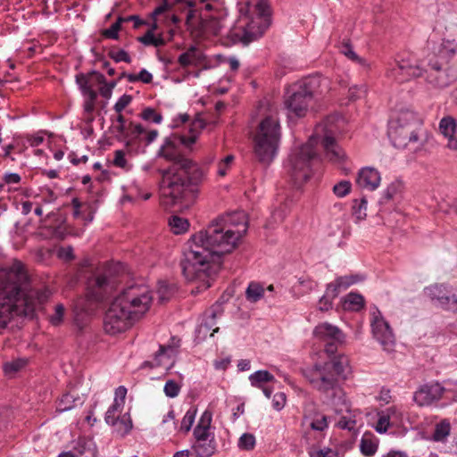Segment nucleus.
Returning <instances> with one entry per match:
<instances>
[{
	"label": "nucleus",
	"mask_w": 457,
	"mask_h": 457,
	"mask_svg": "<svg viewBox=\"0 0 457 457\" xmlns=\"http://www.w3.org/2000/svg\"><path fill=\"white\" fill-rule=\"evenodd\" d=\"M402 185L398 181L392 182L384 191L381 198L378 201L380 205L386 204L401 191Z\"/></svg>",
	"instance_id": "e433bc0d"
},
{
	"label": "nucleus",
	"mask_w": 457,
	"mask_h": 457,
	"mask_svg": "<svg viewBox=\"0 0 457 457\" xmlns=\"http://www.w3.org/2000/svg\"><path fill=\"white\" fill-rule=\"evenodd\" d=\"M87 75H89V83H91V79L95 78L96 82L102 85V87L99 89V92L103 97L109 99L112 96V89L116 85L115 82H111L107 84L105 77L96 71H93L87 73Z\"/></svg>",
	"instance_id": "7c9ffc66"
},
{
	"label": "nucleus",
	"mask_w": 457,
	"mask_h": 457,
	"mask_svg": "<svg viewBox=\"0 0 457 457\" xmlns=\"http://www.w3.org/2000/svg\"><path fill=\"white\" fill-rule=\"evenodd\" d=\"M27 364L25 359H15L4 363L3 369L6 375L12 376Z\"/></svg>",
	"instance_id": "a19ab883"
},
{
	"label": "nucleus",
	"mask_w": 457,
	"mask_h": 457,
	"mask_svg": "<svg viewBox=\"0 0 457 457\" xmlns=\"http://www.w3.org/2000/svg\"><path fill=\"white\" fill-rule=\"evenodd\" d=\"M362 280L360 275L341 276L335 279L334 282L328 284L327 294L332 297H337L342 290L347 289L352 285Z\"/></svg>",
	"instance_id": "4be33fe9"
},
{
	"label": "nucleus",
	"mask_w": 457,
	"mask_h": 457,
	"mask_svg": "<svg viewBox=\"0 0 457 457\" xmlns=\"http://www.w3.org/2000/svg\"><path fill=\"white\" fill-rule=\"evenodd\" d=\"M120 30V28L119 27L118 23H113L111 25L110 28L105 29L102 31V36L105 38L118 39Z\"/></svg>",
	"instance_id": "0e129e2a"
},
{
	"label": "nucleus",
	"mask_w": 457,
	"mask_h": 457,
	"mask_svg": "<svg viewBox=\"0 0 457 457\" xmlns=\"http://www.w3.org/2000/svg\"><path fill=\"white\" fill-rule=\"evenodd\" d=\"M64 306L62 304H57L55 306L54 313L50 317V322L54 326H59L63 319Z\"/></svg>",
	"instance_id": "bf43d9fd"
},
{
	"label": "nucleus",
	"mask_w": 457,
	"mask_h": 457,
	"mask_svg": "<svg viewBox=\"0 0 457 457\" xmlns=\"http://www.w3.org/2000/svg\"><path fill=\"white\" fill-rule=\"evenodd\" d=\"M364 306V298L359 294H348L343 302V307L346 311L358 312Z\"/></svg>",
	"instance_id": "473e14b6"
},
{
	"label": "nucleus",
	"mask_w": 457,
	"mask_h": 457,
	"mask_svg": "<svg viewBox=\"0 0 457 457\" xmlns=\"http://www.w3.org/2000/svg\"><path fill=\"white\" fill-rule=\"evenodd\" d=\"M265 289L258 282L251 281L245 290V298L248 302L255 303L264 296Z\"/></svg>",
	"instance_id": "2f4dec72"
},
{
	"label": "nucleus",
	"mask_w": 457,
	"mask_h": 457,
	"mask_svg": "<svg viewBox=\"0 0 457 457\" xmlns=\"http://www.w3.org/2000/svg\"><path fill=\"white\" fill-rule=\"evenodd\" d=\"M320 139L326 157L333 162H340L345 153L337 145L331 132L319 126L314 135L310 137L307 143L295 148L290 154L286 165L287 173L293 185L301 187L312 175L313 166L320 162V156L315 149V145Z\"/></svg>",
	"instance_id": "20e7f679"
},
{
	"label": "nucleus",
	"mask_w": 457,
	"mask_h": 457,
	"mask_svg": "<svg viewBox=\"0 0 457 457\" xmlns=\"http://www.w3.org/2000/svg\"><path fill=\"white\" fill-rule=\"evenodd\" d=\"M234 161V155L228 154L225 158L221 159L218 163L217 173L223 177L227 174V170Z\"/></svg>",
	"instance_id": "13d9d810"
},
{
	"label": "nucleus",
	"mask_w": 457,
	"mask_h": 457,
	"mask_svg": "<svg viewBox=\"0 0 457 457\" xmlns=\"http://www.w3.org/2000/svg\"><path fill=\"white\" fill-rule=\"evenodd\" d=\"M46 292L29 288L28 274L23 264L14 261L12 265L0 269V333L6 328L18 306L33 308L43 303Z\"/></svg>",
	"instance_id": "7ed1b4c3"
},
{
	"label": "nucleus",
	"mask_w": 457,
	"mask_h": 457,
	"mask_svg": "<svg viewBox=\"0 0 457 457\" xmlns=\"http://www.w3.org/2000/svg\"><path fill=\"white\" fill-rule=\"evenodd\" d=\"M72 451L76 457H97V447L94 440L79 436L73 442Z\"/></svg>",
	"instance_id": "5701e85b"
},
{
	"label": "nucleus",
	"mask_w": 457,
	"mask_h": 457,
	"mask_svg": "<svg viewBox=\"0 0 457 457\" xmlns=\"http://www.w3.org/2000/svg\"><path fill=\"white\" fill-rule=\"evenodd\" d=\"M309 455L310 457H342L338 451L331 448L311 450Z\"/></svg>",
	"instance_id": "603ef678"
},
{
	"label": "nucleus",
	"mask_w": 457,
	"mask_h": 457,
	"mask_svg": "<svg viewBox=\"0 0 457 457\" xmlns=\"http://www.w3.org/2000/svg\"><path fill=\"white\" fill-rule=\"evenodd\" d=\"M270 24V22L267 19L253 18L242 28L231 30L229 37L233 41L247 46L261 37Z\"/></svg>",
	"instance_id": "ddd939ff"
},
{
	"label": "nucleus",
	"mask_w": 457,
	"mask_h": 457,
	"mask_svg": "<svg viewBox=\"0 0 457 457\" xmlns=\"http://www.w3.org/2000/svg\"><path fill=\"white\" fill-rule=\"evenodd\" d=\"M343 405L345 406V411L347 412V414L341 415L337 425L341 429H347V430L351 431V430L354 429V427L356 424L355 416L353 414H352L349 405L345 401L343 402ZM336 411H337V413L343 414L344 410L343 409H340V410L336 409Z\"/></svg>",
	"instance_id": "c756f323"
},
{
	"label": "nucleus",
	"mask_w": 457,
	"mask_h": 457,
	"mask_svg": "<svg viewBox=\"0 0 457 457\" xmlns=\"http://www.w3.org/2000/svg\"><path fill=\"white\" fill-rule=\"evenodd\" d=\"M314 336L322 341H344L343 332L336 326L324 322L315 327Z\"/></svg>",
	"instance_id": "b1692460"
},
{
	"label": "nucleus",
	"mask_w": 457,
	"mask_h": 457,
	"mask_svg": "<svg viewBox=\"0 0 457 457\" xmlns=\"http://www.w3.org/2000/svg\"><path fill=\"white\" fill-rule=\"evenodd\" d=\"M153 293L144 284L126 287L111 303L104 319L106 333L115 335L126 330L150 309Z\"/></svg>",
	"instance_id": "39448f33"
},
{
	"label": "nucleus",
	"mask_w": 457,
	"mask_h": 457,
	"mask_svg": "<svg viewBox=\"0 0 457 457\" xmlns=\"http://www.w3.org/2000/svg\"><path fill=\"white\" fill-rule=\"evenodd\" d=\"M174 293V288L164 281L158 283L157 294L159 301L163 303L168 301Z\"/></svg>",
	"instance_id": "a18cd8bd"
},
{
	"label": "nucleus",
	"mask_w": 457,
	"mask_h": 457,
	"mask_svg": "<svg viewBox=\"0 0 457 457\" xmlns=\"http://www.w3.org/2000/svg\"><path fill=\"white\" fill-rule=\"evenodd\" d=\"M169 225L175 234H181L187 230L189 223L187 220L174 215L170 219Z\"/></svg>",
	"instance_id": "37998d69"
},
{
	"label": "nucleus",
	"mask_w": 457,
	"mask_h": 457,
	"mask_svg": "<svg viewBox=\"0 0 457 457\" xmlns=\"http://www.w3.org/2000/svg\"><path fill=\"white\" fill-rule=\"evenodd\" d=\"M212 412L205 410L193 430L192 457H212L217 451L214 432L212 431Z\"/></svg>",
	"instance_id": "1a4fd4ad"
},
{
	"label": "nucleus",
	"mask_w": 457,
	"mask_h": 457,
	"mask_svg": "<svg viewBox=\"0 0 457 457\" xmlns=\"http://www.w3.org/2000/svg\"><path fill=\"white\" fill-rule=\"evenodd\" d=\"M389 416L381 415L379 416L377 424L375 426V429L378 433L383 434L386 433L389 427Z\"/></svg>",
	"instance_id": "69168bd1"
},
{
	"label": "nucleus",
	"mask_w": 457,
	"mask_h": 457,
	"mask_svg": "<svg viewBox=\"0 0 457 457\" xmlns=\"http://www.w3.org/2000/svg\"><path fill=\"white\" fill-rule=\"evenodd\" d=\"M140 117L146 121H151L155 124H160L162 120V116L161 113L157 112L152 107L145 108L140 113Z\"/></svg>",
	"instance_id": "49530a36"
},
{
	"label": "nucleus",
	"mask_w": 457,
	"mask_h": 457,
	"mask_svg": "<svg viewBox=\"0 0 457 457\" xmlns=\"http://www.w3.org/2000/svg\"><path fill=\"white\" fill-rule=\"evenodd\" d=\"M381 176L379 171L373 167H364L358 172L356 182L361 188L374 191L380 184Z\"/></svg>",
	"instance_id": "aec40b11"
},
{
	"label": "nucleus",
	"mask_w": 457,
	"mask_h": 457,
	"mask_svg": "<svg viewBox=\"0 0 457 457\" xmlns=\"http://www.w3.org/2000/svg\"><path fill=\"white\" fill-rule=\"evenodd\" d=\"M457 79V71L452 67H445L440 71L429 72L427 76L428 83L434 87L444 88Z\"/></svg>",
	"instance_id": "412c9836"
},
{
	"label": "nucleus",
	"mask_w": 457,
	"mask_h": 457,
	"mask_svg": "<svg viewBox=\"0 0 457 457\" xmlns=\"http://www.w3.org/2000/svg\"><path fill=\"white\" fill-rule=\"evenodd\" d=\"M452 291L451 287L444 284H435L425 288V293L436 305L457 312V295L452 294Z\"/></svg>",
	"instance_id": "4468645a"
},
{
	"label": "nucleus",
	"mask_w": 457,
	"mask_h": 457,
	"mask_svg": "<svg viewBox=\"0 0 457 457\" xmlns=\"http://www.w3.org/2000/svg\"><path fill=\"white\" fill-rule=\"evenodd\" d=\"M399 121L400 119L396 122H392L388 129V135L395 144L406 145L410 142H417L419 139L417 133L409 126L401 125Z\"/></svg>",
	"instance_id": "6ab92c4d"
},
{
	"label": "nucleus",
	"mask_w": 457,
	"mask_h": 457,
	"mask_svg": "<svg viewBox=\"0 0 457 457\" xmlns=\"http://www.w3.org/2000/svg\"><path fill=\"white\" fill-rule=\"evenodd\" d=\"M255 9L258 14L256 18H263L270 21V5L267 0H257Z\"/></svg>",
	"instance_id": "5fc2aeb1"
},
{
	"label": "nucleus",
	"mask_w": 457,
	"mask_h": 457,
	"mask_svg": "<svg viewBox=\"0 0 457 457\" xmlns=\"http://www.w3.org/2000/svg\"><path fill=\"white\" fill-rule=\"evenodd\" d=\"M281 138L277 115L265 117L259 124L253 137V154L261 163L269 165L276 157Z\"/></svg>",
	"instance_id": "0eeeda50"
},
{
	"label": "nucleus",
	"mask_w": 457,
	"mask_h": 457,
	"mask_svg": "<svg viewBox=\"0 0 457 457\" xmlns=\"http://www.w3.org/2000/svg\"><path fill=\"white\" fill-rule=\"evenodd\" d=\"M163 391L166 396L174 398L179 395L180 392V386L173 379L166 381Z\"/></svg>",
	"instance_id": "09e8293b"
},
{
	"label": "nucleus",
	"mask_w": 457,
	"mask_h": 457,
	"mask_svg": "<svg viewBox=\"0 0 457 457\" xmlns=\"http://www.w3.org/2000/svg\"><path fill=\"white\" fill-rule=\"evenodd\" d=\"M158 155L172 162L169 169L162 170V205L167 210L189 206L197 197L198 186L205 178L204 170L183 156L171 137L165 138Z\"/></svg>",
	"instance_id": "f03ea898"
},
{
	"label": "nucleus",
	"mask_w": 457,
	"mask_h": 457,
	"mask_svg": "<svg viewBox=\"0 0 457 457\" xmlns=\"http://www.w3.org/2000/svg\"><path fill=\"white\" fill-rule=\"evenodd\" d=\"M173 138L180 143L181 145H185L187 148H190L191 145H193L196 141V136L191 135V136H174Z\"/></svg>",
	"instance_id": "774afa93"
},
{
	"label": "nucleus",
	"mask_w": 457,
	"mask_h": 457,
	"mask_svg": "<svg viewBox=\"0 0 457 457\" xmlns=\"http://www.w3.org/2000/svg\"><path fill=\"white\" fill-rule=\"evenodd\" d=\"M451 432V424L447 420H443L435 427L432 438L436 442H445Z\"/></svg>",
	"instance_id": "72a5a7b5"
},
{
	"label": "nucleus",
	"mask_w": 457,
	"mask_h": 457,
	"mask_svg": "<svg viewBox=\"0 0 457 457\" xmlns=\"http://www.w3.org/2000/svg\"><path fill=\"white\" fill-rule=\"evenodd\" d=\"M132 101V96L129 95H122L113 106L116 112L120 113Z\"/></svg>",
	"instance_id": "680f3d73"
},
{
	"label": "nucleus",
	"mask_w": 457,
	"mask_h": 457,
	"mask_svg": "<svg viewBox=\"0 0 457 457\" xmlns=\"http://www.w3.org/2000/svg\"><path fill=\"white\" fill-rule=\"evenodd\" d=\"M113 165L119 168H121L125 170H129L130 169L128 162L125 158V154L122 150H117L114 153Z\"/></svg>",
	"instance_id": "4d7b16f0"
},
{
	"label": "nucleus",
	"mask_w": 457,
	"mask_h": 457,
	"mask_svg": "<svg viewBox=\"0 0 457 457\" xmlns=\"http://www.w3.org/2000/svg\"><path fill=\"white\" fill-rule=\"evenodd\" d=\"M344 54L347 56L349 59H351L353 62H358L359 64L362 66H366V61L361 57H359L356 53L352 49L351 46L345 45L344 46V49L342 50Z\"/></svg>",
	"instance_id": "052dcab7"
},
{
	"label": "nucleus",
	"mask_w": 457,
	"mask_h": 457,
	"mask_svg": "<svg viewBox=\"0 0 457 457\" xmlns=\"http://www.w3.org/2000/svg\"><path fill=\"white\" fill-rule=\"evenodd\" d=\"M223 312L224 310L222 304L219 302H216L208 310H206L203 315L201 323L195 330L196 337L201 340H204L211 330L212 332L210 333V337H212L214 333H217L219 331V328H214V326L216 325L217 319L221 317Z\"/></svg>",
	"instance_id": "dca6fc26"
},
{
	"label": "nucleus",
	"mask_w": 457,
	"mask_h": 457,
	"mask_svg": "<svg viewBox=\"0 0 457 457\" xmlns=\"http://www.w3.org/2000/svg\"><path fill=\"white\" fill-rule=\"evenodd\" d=\"M108 55L110 58H112L115 62H124L127 63L131 62V58L128 52L125 50L120 49V50H114L112 49L109 51Z\"/></svg>",
	"instance_id": "8fccbe9b"
},
{
	"label": "nucleus",
	"mask_w": 457,
	"mask_h": 457,
	"mask_svg": "<svg viewBox=\"0 0 457 457\" xmlns=\"http://www.w3.org/2000/svg\"><path fill=\"white\" fill-rule=\"evenodd\" d=\"M205 61V56L202 50L195 46H190L186 52L182 53L178 62L182 67L199 66Z\"/></svg>",
	"instance_id": "a878e982"
},
{
	"label": "nucleus",
	"mask_w": 457,
	"mask_h": 457,
	"mask_svg": "<svg viewBox=\"0 0 457 457\" xmlns=\"http://www.w3.org/2000/svg\"><path fill=\"white\" fill-rule=\"evenodd\" d=\"M76 82L85 97L83 104L84 112L91 114L95 111L97 93L93 89L91 83H89V75L84 73L78 74L76 76Z\"/></svg>",
	"instance_id": "a211bd4d"
},
{
	"label": "nucleus",
	"mask_w": 457,
	"mask_h": 457,
	"mask_svg": "<svg viewBox=\"0 0 457 457\" xmlns=\"http://www.w3.org/2000/svg\"><path fill=\"white\" fill-rule=\"evenodd\" d=\"M368 202L365 198L354 200L353 205V214L358 221L365 220L367 216Z\"/></svg>",
	"instance_id": "79ce46f5"
},
{
	"label": "nucleus",
	"mask_w": 457,
	"mask_h": 457,
	"mask_svg": "<svg viewBox=\"0 0 457 457\" xmlns=\"http://www.w3.org/2000/svg\"><path fill=\"white\" fill-rule=\"evenodd\" d=\"M247 228V215L244 211L212 220L206 228L192 237L189 249L184 253L180 266L185 278L200 281L198 287H210L212 276L220 267L221 257L238 246Z\"/></svg>",
	"instance_id": "f257e3e1"
},
{
	"label": "nucleus",
	"mask_w": 457,
	"mask_h": 457,
	"mask_svg": "<svg viewBox=\"0 0 457 457\" xmlns=\"http://www.w3.org/2000/svg\"><path fill=\"white\" fill-rule=\"evenodd\" d=\"M386 75L402 83L411 78H419L423 75V70L419 65H414L408 59L395 60L387 69Z\"/></svg>",
	"instance_id": "2eb2a0df"
},
{
	"label": "nucleus",
	"mask_w": 457,
	"mask_h": 457,
	"mask_svg": "<svg viewBox=\"0 0 457 457\" xmlns=\"http://www.w3.org/2000/svg\"><path fill=\"white\" fill-rule=\"evenodd\" d=\"M351 183L348 180H342L333 187L334 194L338 197H344L351 191Z\"/></svg>",
	"instance_id": "3c124183"
},
{
	"label": "nucleus",
	"mask_w": 457,
	"mask_h": 457,
	"mask_svg": "<svg viewBox=\"0 0 457 457\" xmlns=\"http://www.w3.org/2000/svg\"><path fill=\"white\" fill-rule=\"evenodd\" d=\"M428 66L429 68V72L440 71L441 69L445 68L442 57L436 54L428 56Z\"/></svg>",
	"instance_id": "6e6d98bb"
},
{
	"label": "nucleus",
	"mask_w": 457,
	"mask_h": 457,
	"mask_svg": "<svg viewBox=\"0 0 457 457\" xmlns=\"http://www.w3.org/2000/svg\"><path fill=\"white\" fill-rule=\"evenodd\" d=\"M251 385L254 387H262L265 382L275 381V377L268 370H257L249 376Z\"/></svg>",
	"instance_id": "f704fd0d"
},
{
	"label": "nucleus",
	"mask_w": 457,
	"mask_h": 457,
	"mask_svg": "<svg viewBox=\"0 0 457 457\" xmlns=\"http://www.w3.org/2000/svg\"><path fill=\"white\" fill-rule=\"evenodd\" d=\"M84 400L75 391L64 394L59 401L57 410L61 412L68 411L79 405H82Z\"/></svg>",
	"instance_id": "cd10ccee"
},
{
	"label": "nucleus",
	"mask_w": 457,
	"mask_h": 457,
	"mask_svg": "<svg viewBox=\"0 0 457 457\" xmlns=\"http://www.w3.org/2000/svg\"><path fill=\"white\" fill-rule=\"evenodd\" d=\"M286 395L282 392L274 395L272 399V406L276 411H280L286 404Z\"/></svg>",
	"instance_id": "338daca9"
},
{
	"label": "nucleus",
	"mask_w": 457,
	"mask_h": 457,
	"mask_svg": "<svg viewBox=\"0 0 457 457\" xmlns=\"http://www.w3.org/2000/svg\"><path fill=\"white\" fill-rule=\"evenodd\" d=\"M137 41L145 46H154L159 47L165 44L163 37L162 36L155 37L152 30H147L145 35L138 37Z\"/></svg>",
	"instance_id": "4c0bfd02"
},
{
	"label": "nucleus",
	"mask_w": 457,
	"mask_h": 457,
	"mask_svg": "<svg viewBox=\"0 0 457 457\" xmlns=\"http://www.w3.org/2000/svg\"><path fill=\"white\" fill-rule=\"evenodd\" d=\"M318 87L319 81L315 78H307L290 85L284 94V105L288 115L298 118L305 116Z\"/></svg>",
	"instance_id": "6e6552de"
},
{
	"label": "nucleus",
	"mask_w": 457,
	"mask_h": 457,
	"mask_svg": "<svg viewBox=\"0 0 457 457\" xmlns=\"http://www.w3.org/2000/svg\"><path fill=\"white\" fill-rule=\"evenodd\" d=\"M457 124L453 117H444L439 122L440 132L448 138V147L450 149H457V138L454 137Z\"/></svg>",
	"instance_id": "bb28decb"
},
{
	"label": "nucleus",
	"mask_w": 457,
	"mask_h": 457,
	"mask_svg": "<svg viewBox=\"0 0 457 457\" xmlns=\"http://www.w3.org/2000/svg\"><path fill=\"white\" fill-rule=\"evenodd\" d=\"M115 131L120 140L126 143L127 146H130L134 142L143 141L145 145L153 143L158 137L157 129L146 130L141 124L129 122L126 124H118L114 126Z\"/></svg>",
	"instance_id": "f8f14e48"
},
{
	"label": "nucleus",
	"mask_w": 457,
	"mask_h": 457,
	"mask_svg": "<svg viewBox=\"0 0 457 457\" xmlns=\"http://www.w3.org/2000/svg\"><path fill=\"white\" fill-rule=\"evenodd\" d=\"M123 405L121 401H119L117 396L114 398V401L112 404L108 408L107 411L105 412L104 420L108 425L114 426L119 417L117 413L121 411Z\"/></svg>",
	"instance_id": "c9c22d12"
},
{
	"label": "nucleus",
	"mask_w": 457,
	"mask_h": 457,
	"mask_svg": "<svg viewBox=\"0 0 457 457\" xmlns=\"http://www.w3.org/2000/svg\"><path fill=\"white\" fill-rule=\"evenodd\" d=\"M367 93V88L364 85L354 86L349 88V98L351 100H356L364 96Z\"/></svg>",
	"instance_id": "e2e57ef3"
},
{
	"label": "nucleus",
	"mask_w": 457,
	"mask_h": 457,
	"mask_svg": "<svg viewBox=\"0 0 457 457\" xmlns=\"http://www.w3.org/2000/svg\"><path fill=\"white\" fill-rule=\"evenodd\" d=\"M177 349L171 345H160L159 351L154 354L152 367L163 366L170 369L174 363Z\"/></svg>",
	"instance_id": "393cba45"
},
{
	"label": "nucleus",
	"mask_w": 457,
	"mask_h": 457,
	"mask_svg": "<svg viewBox=\"0 0 457 457\" xmlns=\"http://www.w3.org/2000/svg\"><path fill=\"white\" fill-rule=\"evenodd\" d=\"M172 7L171 4H170L168 3L167 0H163L162 4H160L159 6H157L152 12L151 16L154 20V22L150 25V29L148 30H152V32L154 33V30L157 29L158 28V25H157V22H156V17L164 13L165 12L170 10Z\"/></svg>",
	"instance_id": "c03bdc74"
},
{
	"label": "nucleus",
	"mask_w": 457,
	"mask_h": 457,
	"mask_svg": "<svg viewBox=\"0 0 457 457\" xmlns=\"http://www.w3.org/2000/svg\"><path fill=\"white\" fill-rule=\"evenodd\" d=\"M256 445V439L253 434L244 433L237 441V447L241 451H252Z\"/></svg>",
	"instance_id": "ea45409f"
},
{
	"label": "nucleus",
	"mask_w": 457,
	"mask_h": 457,
	"mask_svg": "<svg viewBox=\"0 0 457 457\" xmlns=\"http://www.w3.org/2000/svg\"><path fill=\"white\" fill-rule=\"evenodd\" d=\"M221 28V21L218 18H201L200 29L204 36L218 35Z\"/></svg>",
	"instance_id": "c85d7f7f"
},
{
	"label": "nucleus",
	"mask_w": 457,
	"mask_h": 457,
	"mask_svg": "<svg viewBox=\"0 0 457 457\" xmlns=\"http://www.w3.org/2000/svg\"><path fill=\"white\" fill-rule=\"evenodd\" d=\"M195 415H196L195 408L192 407L189 410H187V411L186 412V414L184 415V417L181 420L180 430L188 432L191 429L192 425L195 421Z\"/></svg>",
	"instance_id": "de8ad7c7"
},
{
	"label": "nucleus",
	"mask_w": 457,
	"mask_h": 457,
	"mask_svg": "<svg viewBox=\"0 0 457 457\" xmlns=\"http://www.w3.org/2000/svg\"><path fill=\"white\" fill-rule=\"evenodd\" d=\"M370 327L373 337L381 345L382 348L386 352L393 351L395 345V334L377 307L370 312Z\"/></svg>",
	"instance_id": "9b49d317"
},
{
	"label": "nucleus",
	"mask_w": 457,
	"mask_h": 457,
	"mask_svg": "<svg viewBox=\"0 0 457 457\" xmlns=\"http://www.w3.org/2000/svg\"><path fill=\"white\" fill-rule=\"evenodd\" d=\"M361 453L365 456H372L378 450V445L368 436L364 435L360 443Z\"/></svg>",
	"instance_id": "58836bf2"
},
{
	"label": "nucleus",
	"mask_w": 457,
	"mask_h": 457,
	"mask_svg": "<svg viewBox=\"0 0 457 457\" xmlns=\"http://www.w3.org/2000/svg\"><path fill=\"white\" fill-rule=\"evenodd\" d=\"M120 284L118 276L111 268L95 273L87 280V295L96 302L107 299Z\"/></svg>",
	"instance_id": "9d476101"
},
{
	"label": "nucleus",
	"mask_w": 457,
	"mask_h": 457,
	"mask_svg": "<svg viewBox=\"0 0 457 457\" xmlns=\"http://www.w3.org/2000/svg\"><path fill=\"white\" fill-rule=\"evenodd\" d=\"M310 427L313 430L323 431L328 428L327 416L323 414H317L315 418L311 421Z\"/></svg>",
	"instance_id": "864d4df0"
},
{
	"label": "nucleus",
	"mask_w": 457,
	"mask_h": 457,
	"mask_svg": "<svg viewBox=\"0 0 457 457\" xmlns=\"http://www.w3.org/2000/svg\"><path fill=\"white\" fill-rule=\"evenodd\" d=\"M350 370L349 359L344 354L334 356L330 361L317 362L301 369V373L310 385L322 394L342 395L339 378H345Z\"/></svg>",
	"instance_id": "423d86ee"
},
{
	"label": "nucleus",
	"mask_w": 457,
	"mask_h": 457,
	"mask_svg": "<svg viewBox=\"0 0 457 457\" xmlns=\"http://www.w3.org/2000/svg\"><path fill=\"white\" fill-rule=\"evenodd\" d=\"M445 392V387L438 382L425 384L414 393L413 399L420 406H428L442 399Z\"/></svg>",
	"instance_id": "f3484780"
}]
</instances>
